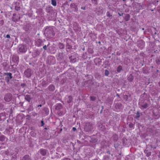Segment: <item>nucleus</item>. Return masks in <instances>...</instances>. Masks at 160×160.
<instances>
[{
    "mask_svg": "<svg viewBox=\"0 0 160 160\" xmlns=\"http://www.w3.org/2000/svg\"><path fill=\"white\" fill-rule=\"evenodd\" d=\"M93 128V125L91 122H87L85 124L84 129L87 132L91 131Z\"/></svg>",
    "mask_w": 160,
    "mask_h": 160,
    "instance_id": "f257e3e1",
    "label": "nucleus"
},
{
    "mask_svg": "<svg viewBox=\"0 0 160 160\" xmlns=\"http://www.w3.org/2000/svg\"><path fill=\"white\" fill-rule=\"evenodd\" d=\"M32 73L31 70L28 68L24 72V76L28 78H29Z\"/></svg>",
    "mask_w": 160,
    "mask_h": 160,
    "instance_id": "f03ea898",
    "label": "nucleus"
},
{
    "mask_svg": "<svg viewBox=\"0 0 160 160\" xmlns=\"http://www.w3.org/2000/svg\"><path fill=\"white\" fill-rule=\"evenodd\" d=\"M45 33L49 37H52L53 36V30L51 28H47L45 30Z\"/></svg>",
    "mask_w": 160,
    "mask_h": 160,
    "instance_id": "7ed1b4c3",
    "label": "nucleus"
},
{
    "mask_svg": "<svg viewBox=\"0 0 160 160\" xmlns=\"http://www.w3.org/2000/svg\"><path fill=\"white\" fill-rule=\"evenodd\" d=\"M12 95L10 93H8L4 97V100L6 102L10 101L12 99Z\"/></svg>",
    "mask_w": 160,
    "mask_h": 160,
    "instance_id": "20e7f679",
    "label": "nucleus"
},
{
    "mask_svg": "<svg viewBox=\"0 0 160 160\" xmlns=\"http://www.w3.org/2000/svg\"><path fill=\"white\" fill-rule=\"evenodd\" d=\"M27 50V48L25 46L20 45L19 46V51L20 52H25Z\"/></svg>",
    "mask_w": 160,
    "mask_h": 160,
    "instance_id": "39448f33",
    "label": "nucleus"
},
{
    "mask_svg": "<svg viewBox=\"0 0 160 160\" xmlns=\"http://www.w3.org/2000/svg\"><path fill=\"white\" fill-rule=\"evenodd\" d=\"M45 40H42L40 39H38L37 40L36 42V45L38 47H39L43 44V43L44 41H45Z\"/></svg>",
    "mask_w": 160,
    "mask_h": 160,
    "instance_id": "423d86ee",
    "label": "nucleus"
},
{
    "mask_svg": "<svg viewBox=\"0 0 160 160\" xmlns=\"http://www.w3.org/2000/svg\"><path fill=\"white\" fill-rule=\"evenodd\" d=\"M5 74L7 76V77H5V80L8 83L9 82V80L12 78V74L10 72L5 73Z\"/></svg>",
    "mask_w": 160,
    "mask_h": 160,
    "instance_id": "0eeeda50",
    "label": "nucleus"
},
{
    "mask_svg": "<svg viewBox=\"0 0 160 160\" xmlns=\"http://www.w3.org/2000/svg\"><path fill=\"white\" fill-rule=\"evenodd\" d=\"M70 7L75 12L78 10V8L77 7V5L75 3H71L70 5Z\"/></svg>",
    "mask_w": 160,
    "mask_h": 160,
    "instance_id": "6e6552de",
    "label": "nucleus"
},
{
    "mask_svg": "<svg viewBox=\"0 0 160 160\" xmlns=\"http://www.w3.org/2000/svg\"><path fill=\"white\" fill-rule=\"evenodd\" d=\"M13 16L14 17L12 18V20L14 22L17 21L20 18V17H16V15L15 14H13Z\"/></svg>",
    "mask_w": 160,
    "mask_h": 160,
    "instance_id": "1a4fd4ad",
    "label": "nucleus"
},
{
    "mask_svg": "<svg viewBox=\"0 0 160 160\" xmlns=\"http://www.w3.org/2000/svg\"><path fill=\"white\" fill-rule=\"evenodd\" d=\"M40 153L42 155L44 156L46 155L47 153V150L43 149H41L40 150Z\"/></svg>",
    "mask_w": 160,
    "mask_h": 160,
    "instance_id": "9d476101",
    "label": "nucleus"
},
{
    "mask_svg": "<svg viewBox=\"0 0 160 160\" xmlns=\"http://www.w3.org/2000/svg\"><path fill=\"white\" fill-rule=\"evenodd\" d=\"M148 107V105L146 103H144V104L141 105L140 108L141 109L146 108Z\"/></svg>",
    "mask_w": 160,
    "mask_h": 160,
    "instance_id": "9b49d317",
    "label": "nucleus"
},
{
    "mask_svg": "<svg viewBox=\"0 0 160 160\" xmlns=\"http://www.w3.org/2000/svg\"><path fill=\"white\" fill-rule=\"evenodd\" d=\"M22 160H31L28 155H25L22 158Z\"/></svg>",
    "mask_w": 160,
    "mask_h": 160,
    "instance_id": "f8f14e48",
    "label": "nucleus"
},
{
    "mask_svg": "<svg viewBox=\"0 0 160 160\" xmlns=\"http://www.w3.org/2000/svg\"><path fill=\"white\" fill-rule=\"evenodd\" d=\"M58 47L60 49H62L64 48L65 46L62 43L59 42L58 44Z\"/></svg>",
    "mask_w": 160,
    "mask_h": 160,
    "instance_id": "ddd939ff",
    "label": "nucleus"
},
{
    "mask_svg": "<svg viewBox=\"0 0 160 160\" xmlns=\"http://www.w3.org/2000/svg\"><path fill=\"white\" fill-rule=\"evenodd\" d=\"M99 128L102 131H104L106 129L105 126L102 124H100L99 125Z\"/></svg>",
    "mask_w": 160,
    "mask_h": 160,
    "instance_id": "4468645a",
    "label": "nucleus"
},
{
    "mask_svg": "<svg viewBox=\"0 0 160 160\" xmlns=\"http://www.w3.org/2000/svg\"><path fill=\"white\" fill-rule=\"evenodd\" d=\"M48 89L50 91H53L55 90V87L53 85H50L48 87Z\"/></svg>",
    "mask_w": 160,
    "mask_h": 160,
    "instance_id": "2eb2a0df",
    "label": "nucleus"
},
{
    "mask_svg": "<svg viewBox=\"0 0 160 160\" xmlns=\"http://www.w3.org/2000/svg\"><path fill=\"white\" fill-rule=\"evenodd\" d=\"M25 99L28 102H30L31 100V98L30 96L28 95H27L25 96Z\"/></svg>",
    "mask_w": 160,
    "mask_h": 160,
    "instance_id": "dca6fc26",
    "label": "nucleus"
},
{
    "mask_svg": "<svg viewBox=\"0 0 160 160\" xmlns=\"http://www.w3.org/2000/svg\"><path fill=\"white\" fill-rule=\"evenodd\" d=\"M133 77L132 74H130L128 78V80L130 82H132L133 79Z\"/></svg>",
    "mask_w": 160,
    "mask_h": 160,
    "instance_id": "f3484780",
    "label": "nucleus"
},
{
    "mask_svg": "<svg viewBox=\"0 0 160 160\" xmlns=\"http://www.w3.org/2000/svg\"><path fill=\"white\" fill-rule=\"evenodd\" d=\"M40 53V52L38 50H35L34 52V55L35 56L39 55Z\"/></svg>",
    "mask_w": 160,
    "mask_h": 160,
    "instance_id": "a211bd4d",
    "label": "nucleus"
},
{
    "mask_svg": "<svg viewBox=\"0 0 160 160\" xmlns=\"http://www.w3.org/2000/svg\"><path fill=\"white\" fill-rule=\"evenodd\" d=\"M130 18V16L129 14H127L125 17V20L126 21H128L129 20Z\"/></svg>",
    "mask_w": 160,
    "mask_h": 160,
    "instance_id": "6ab92c4d",
    "label": "nucleus"
},
{
    "mask_svg": "<svg viewBox=\"0 0 160 160\" xmlns=\"http://www.w3.org/2000/svg\"><path fill=\"white\" fill-rule=\"evenodd\" d=\"M72 97L70 96H68V100H67V102L69 103H70L72 101Z\"/></svg>",
    "mask_w": 160,
    "mask_h": 160,
    "instance_id": "aec40b11",
    "label": "nucleus"
},
{
    "mask_svg": "<svg viewBox=\"0 0 160 160\" xmlns=\"http://www.w3.org/2000/svg\"><path fill=\"white\" fill-rule=\"evenodd\" d=\"M43 110L45 112L46 114L47 115L49 113V111L48 109L46 108H43Z\"/></svg>",
    "mask_w": 160,
    "mask_h": 160,
    "instance_id": "412c9836",
    "label": "nucleus"
},
{
    "mask_svg": "<svg viewBox=\"0 0 160 160\" xmlns=\"http://www.w3.org/2000/svg\"><path fill=\"white\" fill-rule=\"evenodd\" d=\"M66 46L67 47V48L68 49H71L72 48V46L71 45H70L68 43H67L66 45Z\"/></svg>",
    "mask_w": 160,
    "mask_h": 160,
    "instance_id": "4be33fe9",
    "label": "nucleus"
},
{
    "mask_svg": "<svg viewBox=\"0 0 160 160\" xmlns=\"http://www.w3.org/2000/svg\"><path fill=\"white\" fill-rule=\"evenodd\" d=\"M122 67L121 66H119L117 68V71L119 72L122 70Z\"/></svg>",
    "mask_w": 160,
    "mask_h": 160,
    "instance_id": "5701e85b",
    "label": "nucleus"
},
{
    "mask_svg": "<svg viewBox=\"0 0 160 160\" xmlns=\"http://www.w3.org/2000/svg\"><path fill=\"white\" fill-rule=\"evenodd\" d=\"M52 4L54 6H56L57 5L56 2L55 0H51Z\"/></svg>",
    "mask_w": 160,
    "mask_h": 160,
    "instance_id": "b1692460",
    "label": "nucleus"
},
{
    "mask_svg": "<svg viewBox=\"0 0 160 160\" xmlns=\"http://www.w3.org/2000/svg\"><path fill=\"white\" fill-rule=\"evenodd\" d=\"M140 117V113L138 111L136 113V116L135 118L138 119Z\"/></svg>",
    "mask_w": 160,
    "mask_h": 160,
    "instance_id": "393cba45",
    "label": "nucleus"
},
{
    "mask_svg": "<svg viewBox=\"0 0 160 160\" xmlns=\"http://www.w3.org/2000/svg\"><path fill=\"white\" fill-rule=\"evenodd\" d=\"M5 140V137L4 136H0V141H3Z\"/></svg>",
    "mask_w": 160,
    "mask_h": 160,
    "instance_id": "a878e982",
    "label": "nucleus"
},
{
    "mask_svg": "<svg viewBox=\"0 0 160 160\" xmlns=\"http://www.w3.org/2000/svg\"><path fill=\"white\" fill-rule=\"evenodd\" d=\"M15 9L16 10L18 11L20 10V8L19 6H15Z\"/></svg>",
    "mask_w": 160,
    "mask_h": 160,
    "instance_id": "bb28decb",
    "label": "nucleus"
},
{
    "mask_svg": "<svg viewBox=\"0 0 160 160\" xmlns=\"http://www.w3.org/2000/svg\"><path fill=\"white\" fill-rule=\"evenodd\" d=\"M62 108V106L60 104L58 105L56 107V109H60Z\"/></svg>",
    "mask_w": 160,
    "mask_h": 160,
    "instance_id": "cd10ccee",
    "label": "nucleus"
},
{
    "mask_svg": "<svg viewBox=\"0 0 160 160\" xmlns=\"http://www.w3.org/2000/svg\"><path fill=\"white\" fill-rule=\"evenodd\" d=\"M156 63L158 65L160 64V59L158 58L156 60Z\"/></svg>",
    "mask_w": 160,
    "mask_h": 160,
    "instance_id": "c85d7f7f",
    "label": "nucleus"
},
{
    "mask_svg": "<svg viewBox=\"0 0 160 160\" xmlns=\"http://www.w3.org/2000/svg\"><path fill=\"white\" fill-rule=\"evenodd\" d=\"M109 71L107 70H105V74L106 76H108V75H109Z\"/></svg>",
    "mask_w": 160,
    "mask_h": 160,
    "instance_id": "c756f323",
    "label": "nucleus"
},
{
    "mask_svg": "<svg viewBox=\"0 0 160 160\" xmlns=\"http://www.w3.org/2000/svg\"><path fill=\"white\" fill-rule=\"evenodd\" d=\"M49 45H50V43H49L47 46H46V45H44L43 47V49L45 50H46L47 49V47Z\"/></svg>",
    "mask_w": 160,
    "mask_h": 160,
    "instance_id": "7c9ffc66",
    "label": "nucleus"
},
{
    "mask_svg": "<svg viewBox=\"0 0 160 160\" xmlns=\"http://www.w3.org/2000/svg\"><path fill=\"white\" fill-rule=\"evenodd\" d=\"M107 16L108 17H110L112 16V15L110 14L109 12H107Z\"/></svg>",
    "mask_w": 160,
    "mask_h": 160,
    "instance_id": "2f4dec72",
    "label": "nucleus"
},
{
    "mask_svg": "<svg viewBox=\"0 0 160 160\" xmlns=\"http://www.w3.org/2000/svg\"><path fill=\"white\" fill-rule=\"evenodd\" d=\"M121 104L119 103H118L116 104V107H118V108H119V107L121 106Z\"/></svg>",
    "mask_w": 160,
    "mask_h": 160,
    "instance_id": "473e14b6",
    "label": "nucleus"
},
{
    "mask_svg": "<svg viewBox=\"0 0 160 160\" xmlns=\"http://www.w3.org/2000/svg\"><path fill=\"white\" fill-rule=\"evenodd\" d=\"M51 8H47L46 10L47 12H50Z\"/></svg>",
    "mask_w": 160,
    "mask_h": 160,
    "instance_id": "72a5a7b5",
    "label": "nucleus"
},
{
    "mask_svg": "<svg viewBox=\"0 0 160 160\" xmlns=\"http://www.w3.org/2000/svg\"><path fill=\"white\" fill-rule=\"evenodd\" d=\"M96 99V98L94 97H91V99L92 101H94Z\"/></svg>",
    "mask_w": 160,
    "mask_h": 160,
    "instance_id": "f704fd0d",
    "label": "nucleus"
},
{
    "mask_svg": "<svg viewBox=\"0 0 160 160\" xmlns=\"http://www.w3.org/2000/svg\"><path fill=\"white\" fill-rule=\"evenodd\" d=\"M133 124L132 123H131L129 124V127L132 128L133 127Z\"/></svg>",
    "mask_w": 160,
    "mask_h": 160,
    "instance_id": "c9c22d12",
    "label": "nucleus"
},
{
    "mask_svg": "<svg viewBox=\"0 0 160 160\" xmlns=\"http://www.w3.org/2000/svg\"><path fill=\"white\" fill-rule=\"evenodd\" d=\"M91 1L92 3L95 4H97V0H91Z\"/></svg>",
    "mask_w": 160,
    "mask_h": 160,
    "instance_id": "e433bc0d",
    "label": "nucleus"
},
{
    "mask_svg": "<svg viewBox=\"0 0 160 160\" xmlns=\"http://www.w3.org/2000/svg\"><path fill=\"white\" fill-rule=\"evenodd\" d=\"M151 154V152H148L147 153V156L148 157Z\"/></svg>",
    "mask_w": 160,
    "mask_h": 160,
    "instance_id": "4c0bfd02",
    "label": "nucleus"
},
{
    "mask_svg": "<svg viewBox=\"0 0 160 160\" xmlns=\"http://www.w3.org/2000/svg\"><path fill=\"white\" fill-rule=\"evenodd\" d=\"M3 107V105L1 103H0V109H2Z\"/></svg>",
    "mask_w": 160,
    "mask_h": 160,
    "instance_id": "58836bf2",
    "label": "nucleus"
},
{
    "mask_svg": "<svg viewBox=\"0 0 160 160\" xmlns=\"http://www.w3.org/2000/svg\"><path fill=\"white\" fill-rule=\"evenodd\" d=\"M6 37L7 38H10V36L9 34L7 35H6Z\"/></svg>",
    "mask_w": 160,
    "mask_h": 160,
    "instance_id": "ea45409f",
    "label": "nucleus"
},
{
    "mask_svg": "<svg viewBox=\"0 0 160 160\" xmlns=\"http://www.w3.org/2000/svg\"><path fill=\"white\" fill-rule=\"evenodd\" d=\"M118 15L120 16H122L123 15V13H118Z\"/></svg>",
    "mask_w": 160,
    "mask_h": 160,
    "instance_id": "a19ab883",
    "label": "nucleus"
},
{
    "mask_svg": "<svg viewBox=\"0 0 160 160\" xmlns=\"http://www.w3.org/2000/svg\"><path fill=\"white\" fill-rule=\"evenodd\" d=\"M41 122L42 123V126H43L44 124V122L43 121H41Z\"/></svg>",
    "mask_w": 160,
    "mask_h": 160,
    "instance_id": "79ce46f5",
    "label": "nucleus"
},
{
    "mask_svg": "<svg viewBox=\"0 0 160 160\" xmlns=\"http://www.w3.org/2000/svg\"><path fill=\"white\" fill-rule=\"evenodd\" d=\"M72 130L73 131H75L76 130V128L75 127H73L72 128Z\"/></svg>",
    "mask_w": 160,
    "mask_h": 160,
    "instance_id": "37998d69",
    "label": "nucleus"
},
{
    "mask_svg": "<svg viewBox=\"0 0 160 160\" xmlns=\"http://www.w3.org/2000/svg\"><path fill=\"white\" fill-rule=\"evenodd\" d=\"M81 9L83 10H85L86 8H85V7H81Z\"/></svg>",
    "mask_w": 160,
    "mask_h": 160,
    "instance_id": "c03bdc74",
    "label": "nucleus"
},
{
    "mask_svg": "<svg viewBox=\"0 0 160 160\" xmlns=\"http://www.w3.org/2000/svg\"><path fill=\"white\" fill-rule=\"evenodd\" d=\"M72 56H71L70 57H69V58L71 59V60H72Z\"/></svg>",
    "mask_w": 160,
    "mask_h": 160,
    "instance_id": "a18cd8bd",
    "label": "nucleus"
},
{
    "mask_svg": "<svg viewBox=\"0 0 160 160\" xmlns=\"http://www.w3.org/2000/svg\"><path fill=\"white\" fill-rule=\"evenodd\" d=\"M113 138H115V139H114V138L113 139L114 140L117 141V139L116 138H115V137H114Z\"/></svg>",
    "mask_w": 160,
    "mask_h": 160,
    "instance_id": "49530a36",
    "label": "nucleus"
},
{
    "mask_svg": "<svg viewBox=\"0 0 160 160\" xmlns=\"http://www.w3.org/2000/svg\"><path fill=\"white\" fill-rule=\"evenodd\" d=\"M38 107H41L42 106V105L41 104H40V105H38Z\"/></svg>",
    "mask_w": 160,
    "mask_h": 160,
    "instance_id": "de8ad7c7",
    "label": "nucleus"
},
{
    "mask_svg": "<svg viewBox=\"0 0 160 160\" xmlns=\"http://www.w3.org/2000/svg\"><path fill=\"white\" fill-rule=\"evenodd\" d=\"M113 138L114 137H115V138H117V137L116 135H114L113 136Z\"/></svg>",
    "mask_w": 160,
    "mask_h": 160,
    "instance_id": "09e8293b",
    "label": "nucleus"
},
{
    "mask_svg": "<svg viewBox=\"0 0 160 160\" xmlns=\"http://www.w3.org/2000/svg\"><path fill=\"white\" fill-rule=\"evenodd\" d=\"M2 121V119L1 118V117L0 116V122Z\"/></svg>",
    "mask_w": 160,
    "mask_h": 160,
    "instance_id": "8fccbe9b",
    "label": "nucleus"
},
{
    "mask_svg": "<svg viewBox=\"0 0 160 160\" xmlns=\"http://www.w3.org/2000/svg\"><path fill=\"white\" fill-rule=\"evenodd\" d=\"M126 0H122V1H123V2H125V1H126Z\"/></svg>",
    "mask_w": 160,
    "mask_h": 160,
    "instance_id": "3c124183",
    "label": "nucleus"
},
{
    "mask_svg": "<svg viewBox=\"0 0 160 160\" xmlns=\"http://www.w3.org/2000/svg\"><path fill=\"white\" fill-rule=\"evenodd\" d=\"M159 86H160V82H159Z\"/></svg>",
    "mask_w": 160,
    "mask_h": 160,
    "instance_id": "603ef678",
    "label": "nucleus"
},
{
    "mask_svg": "<svg viewBox=\"0 0 160 160\" xmlns=\"http://www.w3.org/2000/svg\"><path fill=\"white\" fill-rule=\"evenodd\" d=\"M117 96H118V97H119V95H118V94H117Z\"/></svg>",
    "mask_w": 160,
    "mask_h": 160,
    "instance_id": "864d4df0",
    "label": "nucleus"
},
{
    "mask_svg": "<svg viewBox=\"0 0 160 160\" xmlns=\"http://www.w3.org/2000/svg\"><path fill=\"white\" fill-rule=\"evenodd\" d=\"M108 153L110 154V153H109V152H108Z\"/></svg>",
    "mask_w": 160,
    "mask_h": 160,
    "instance_id": "5fc2aeb1",
    "label": "nucleus"
},
{
    "mask_svg": "<svg viewBox=\"0 0 160 160\" xmlns=\"http://www.w3.org/2000/svg\"><path fill=\"white\" fill-rule=\"evenodd\" d=\"M31 133H33L34 132H31Z\"/></svg>",
    "mask_w": 160,
    "mask_h": 160,
    "instance_id": "6e6d98bb",
    "label": "nucleus"
},
{
    "mask_svg": "<svg viewBox=\"0 0 160 160\" xmlns=\"http://www.w3.org/2000/svg\"><path fill=\"white\" fill-rule=\"evenodd\" d=\"M70 1H71V0H69Z\"/></svg>",
    "mask_w": 160,
    "mask_h": 160,
    "instance_id": "4d7b16f0",
    "label": "nucleus"
}]
</instances>
